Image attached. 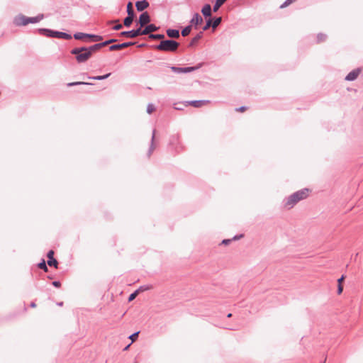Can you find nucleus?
Returning <instances> with one entry per match:
<instances>
[{"instance_id": "1", "label": "nucleus", "mask_w": 363, "mask_h": 363, "mask_svg": "<svg viewBox=\"0 0 363 363\" xmlns=\"http://www.w3.org/2000/svg\"><path fill=\"white\" fill-rule=\"evenodd\" d=\"M308 189L304 188L298 190L283 201L284 206L288 209L293 208L299 201L306 199L308 196Z\"/></svg>"}, {"instance_id": "2", "label": "nucleus", "mask_w": 363, "mask_h": 363, "mask_svg": "<svg viewBox=\"0 0 363 363\" xmlns=\"http://www.w3.org/2000/svg\"><path fill=\"white\" fill-rule=\"evenodd\" d=\"M43 14H38L34 17H28L23 14H18L13 18V23L16 26H24L28 23H37L43 19Z\"/></svg>"}, {"instance_id": "3", "label": "nucleus", "mask_w": 363, "mask_h": 363, "mask_svg": "<svg viewBox=\"0 0 363 363\" xmlns=\"http://www.w3.org/2000/svg\"><path fill=\"white\" fill-rule=\"evenodd\" d=\"M179 43L172 39H164L159 44L155 45L153 48L155 50L163 52H176L179 46Z\"/></svg>"}, {"instance_id": "4", "label": "nucleus", "mask_w": 363, "mask_h": 363, "mask_svg": "<svg viewBox=\"0 0 363 363\" xmlns=\"http://www.w3.org/2000/svg\"><path fill=\"white\" fill-rule=\"evenodd\" d=\"M70 53L75 56L78 63H84L91 57L86 46L74 48L71 50Z\"/></svg>"}, {"instance_id": "5", "label": "nucleus", "mask_w": 363, "mask_h": 363, "mask_svg": "<svg viewBox=\"0 0 363 363\" xmlns=\"http://www.w3.org/2000/svg\"><path fill=\"white\" fill-rule=\"evenodd\" d=\"M203 63L200 62L197 64L196 66L193 67H179L176 66H168L171 69V70L177 74H181V73H189L196 70H198L201 67H203Z\"/></svg>"}, {"instance_id": "6", "label": "nucleus", "mask_w": 363, "mask_h": 363, "mask_svg": "<svg viewBox=\"0 0 363 363\" xmlns=\"http://www.w3.org/2000/svg\"><path fill=\"white\" fill-rule=\"evenodd\" d=\"M74 38L76 40H82L84 38H89L91 42H99L103 40V36L96 34L92 33H85L77 32L75 33L73 35Z\"/></svg>"}, {"instance_id": "7", "label": "nucleus", "mask_w": 363, "mask_h": 363, "mask_svg": "<svg viewBox=\"0 0 363 363\" xmlns=\"http://www.w3.org/2000/svg\"><path fill=\"white\" fill-rule=\"evenodd\" d=\"M151 21L150 16L147 11L143 12L138 20L137 21V25H140V27H144L145 25L149 23Z\"/></svg>"}, {"instance_id": "8", "label": "nucleus", "mask_w": 363, "mask_h": 363, "mask_svg": "<svg viewBox=\"0 0 363 363\" xmlns=\"http://www.w3.org/2000/svg\"><path fill=\"white\" fill-rule=\"evenodd\" d=\"M210 103L209 100H192V101H186L184 102L185 106H192L195 108L201 107L203 105L208 104Z\"/></svg>"}, {"instance_id": "9", "label": "nucleus", "mask_w": 363, "mask_h": 363, "mask_svg": "<svg viewBox=\"0 0 363 363\" xmlns=\"http://www.w3.org/2000/svg\"><path fill=\"white\" fill-rule=\"evenodd\" d=\"M135 43H136L135 42L130 41V42H125L123 43L113 44L109 47L108 50L110 51L118 50H120L122 48H127L129 46L134 45Z\"/></svg>"}, {"instance_id": "10", "label": "nucleus", "mask_w": 363, "mask_h": 363, "mask_svg": "<svg viewBox=\"0 0 363 363\" xmlns=\"http://www.w3.org/2000/svg\"><path fill=\"white\" fill-rule=\"evenodd\" d=\"M362 71V69L358 67L353 70H352L350 72H349L347 76L345 77V80L352 82L354 81L359 76Z\"/></svg>"}, {"instance_id": "11", "label": "nucleus", "mask_w": 363, "mask_h": 363, "mask_svg": "<svg viewBox=\"0 0 363 363\" xmlns=\"http://www.w3.org/2000/svg\"><path fill=\"white\" fill-rule=\"evenodd\" d=\"M52 38H59V39H65V40H70L72 39V35L67 33L61 32L58 30H54L52 31Z\"/></svg>"}, {"instance_id": "12", "label": "nucleus", "mask_w": 363, "mask_h": 363, "mask_svg": "<svg viewBox=\"0 0 363 363\" xmlns=\"http://www.w3.org/2000/svg\"><path fill=\"white\" fill-rule=\"evenodd\" d=\"M202 23L203 18L198 13H195L190 21V25H191V26H194L196 29L197 28V26L201 24Z\"/></svg>"}, {"instance_id": "13", "label": "nucleus", "mask_w": 363, "mask_h": 363, "mask_svg": "<svg viewBox=\"0 0 363 363\" xmlns=\"http://www.w3.org/2000/svg\"><path fill=\"white\" fill-rule=\"evenodd\" d=\"M121 37H126L129 38H135L138 36V28L130 30L122 31L119 33Z\"/></svg>"}, {"instance_id": "14", "label": "nucleus", "mask_w": 363, "mask_h": 363, "mask_svg": "<svg viewBox=\"0 0 363 363\" xmlns=\"http://www.w3.org/2000/svg\"><path fill=\"white\" fill-rule=\"evenodd\" d=\"M150 6L149 2L147 0H140L135 2V7L138 11L142 12Z\"/></svg>"}, {"instance_id": "15", "label": "nucleus", "mask_w": 363, "mask_h": 363, "mask_svg": "<svg viewBox=\"0 0 363 363\" xmlns=\"http://www.w3.org/2000/svg\"><path fill=\"white\" fill-rule=\"evenodd\" d=\"M167 35L170 38H179L180 36L179 30L174 28H168L166 30Z\"/></svg>"}, {"instance_id": "16", "label": "nucleus", "mask_w": 363, "mask_h": 363, "mask_svg": "<svg viewBox=\"0 0 363 363\" xmlns=\"http://www.w3.org/2000/svg\"><path fill=\"white\" fill-rule=\"evenodd\" d=\"M155 133H156V130L155 129H153L152 130V138H151V141H150V147H149V149H148V151H147V157H150V155H152V153L153 152L155 148Z\"/></svg>"}, {"instance_id": "17", "label": "nucleus", "mask_w": 363, "mask_h": 363, "mask_svg": "<svg viewBox=\"0 0 363 363\" xmlns=\"http://www.w3.org/2000/svg\"><path fill=\"white\" fill-rule=\"evenodd\" d=\"M203 16L206 18L211 16V6L209 4H206L201 9Z\"/></svg>"}, {"instance_id": "18", "label": "nucleus", "mask_w": 363, "mask_h": 363, "mask_svg": "<svg viewBox=\"0 0 363 363\" xmlns=\"http://www.w3.org/2000/svg\"><path fill=\"white\" fill-rule=\"evenodd\" d=\"M53 30L49 28H38L36 30L38 34L46 37L52 38Z\"/></svg>"}, {"instance_id": "19", "label": "nucleus", "mask_w": 363, "mask_h": 363, "mask_svg": "<svg viewBox=\"0 0 363 363\" xmlns=\"http://www.w3.org/2000/svg\"><path fill=\"white\" fill-rule=\"evenodd\" d=\"M102 48H104V45L102 44V42H101V43H98L94 44L91 46L86 47V49L88 51H89V52L91 53V55L92 56V54L94 52H96Z\"/></svg>"}, {"instance_id": "20", "label": "nucleus", "mask_w": 363, "mask_h": 363, "mask_svg": "<svg viewBox=\"0 0 363 363\" xmlns=\"http://www.w3.org/2000/svg\"><path fill=\"white\" fill-rule=\"evenodd\" d=\"M203 37V31H200L194 37L189 44V47H194L198 41Z\"/></svg>"}, {"instance_id": "21", "label": "nucleus", "mask_w": 363, "mask_h": 363, "mask_svg": "<svg viewBox=\"0 0 363 363\" xmlns=\"http://www.w3.org/2000/svg\"><path fill=\"white\" fill-rule=\"evenodd\" d=\"M127 14L128 16L135 17V13L133 7V4L130 1H129L127 4Z\"/></svg>"}, {"instance_id": "22", "label": "nucleus", "mask_w": 363, "mask_h": 363, "mask_svg": "<svg viewBox=\"0 0 363 363\" xmlns=\"http://www.w3.org/2000/svg\"><path fill=\"white\" fill-rule=\"evenodd\" d=\"M134 18H135V17L127 16L123 20V26H125L126 28L130 27Z\"/></svg>"}, {"instance_id": "23", "label": "nucleus", "mask_w": 363, "mask_h": 363, "mask_svg": "<svg viewBox=\"0 0 363 363\" xmlns=\"http://www.w3.org/2000/svg\"><path fill=\"white\" fill-rule=\"evenodd\" d=\"M226 1L227 0H216V2L213 6V12H216Z\"/></svg>"}, {"instance_id": "24", "label": "nucleus", "mask_w": 363, "mask_h": 363, "mask_svg": "<svg viewBox=\"0 0 363 363\" xmlns=\"http://www.w3.org/2000/svg\"><path fill=\"white\" fill-rule=\"evenodd\" d=\"M148 38L152 40H163L164 39L165 36L164 34H160V33H158V34L150 33V34H149Z\"/></svg>"}, {"instance_id": "25", "label": "nucleus", "mask_w": 363, "mask_h": 363, "mask_svg": "<svg viewBox=\"0 0 363 363\" xmlns=\"http://www.w3.org/2000/svg\"><path fill=\"white\" fill-rule=\"evenodd\" d=\"M138 36L139 35H148L150 34L149 30L147 29V26L145 25V28H143V27L138 28Z\"/></svg>"}, {"instance_id": "26", "label": "nucleus", "mask_w": 363, "mask_h": 363, "mask_svg": "<svg viewBox=\"0 0 363 363\" xmlns=\"http://www.w3.org/2000/svg\"><path fill=\"white\" fill-rule=\"evenodd\" d=\"M111 75V73H107L104 75H98V76H94V77H88L89 79H94V80H104L107 79Z\"/></svg>"}, {"instance_id": "27", "label": "nucleus", "mask_w": 363, "mask_h": 363, "mask_svg": "<svg viewBox=\"0 0 363 363\" xmlns=\"http://www.w3.org/2000/svg\"><path fill=\"white\" fill-rule=\"evenodd\" d=\"M221 21H222L221 17H215V18H212V21H211L212 28H216V27H218L220 24Z\"/></svg>"}, {"instance_id": "28", "label": "nucleus", "mask_w": 363, "mask_h": 363, "mask_svg": "<svg viewBox=\"0 0 363 363\" xmlns=\"http://www.w3.org/2000/svg\"><path fill=\"white\" fill-rule=\"evenodd\" d=\"M191 28H192L191 25H188V26H185L182 30V32H181L182 35L184 37L187 36L191 33Z\"/></svg>"}, {"instance_id": "29", "label": "nucleus", "mask_w": 363, "mask_h": 363, "mask_svg": "<svg viewBox=\"0 0 363 363\" xmlns=\"http://www.w3.org/2000/svg\"><path fill=\"white\" fill-rule=\"evenodd\" d=\"M93 85L92 83L89 82H69L67 84V86L68 87L73 86H77V85Z\"/></svg>"}, {"instance_id": "30", "label": "nucleus", "mask_w": 363, "mask_h": 363, "mask_svg": "<svg viewBox=\"0 0 363 363\" xmlns=\"http://www.w3.org/2000/svg\"><path fill=\"white\" fill-rule=\"evenodd\" d=\"M48 264L50 267H55V269H57V267H58V262H57V260L55 258V259H51L50 257V259H48Z\"/></svg>"}, {"instance_id": "31", "label": "nucleus", "mask_w": 363, "mask_h": 363, "mask_svg": "<svg viewBox=\"0 0 363 363\" xmlns=\"http://www.w3.org/2000/svg\"><path fill=\"white\" fill-rule=\"evenodd\" d=\"M38 268L43 269L44 272H48V268L44 259H42L41 262L38 264Z\"/></svg>"}, {"instance_id": "32", "label": "nucleus", "mask_w": 363, "mask_h": 363, "mask_svg": "<svg viewBox=\"0 0 363 363\" xmlns=\"http://www.w3.org/2000/svg\"><path fill=\"white\" fill-rule=\"evenodd\" d=\"M147 26V29L149 30L150 33H152V32L157 31L160 29L159 26H157L155 24L150 23L146 25Z\"/></svg>"}, {"instance_id": "33", "label": "nucleus", "mask_w": 363, "mask_h": 363, "mask_svg": "<svg viewBox=\"0 0 363 363\" xmlns=\"http://www.w3.org/2000/svg\"><path fill=\"white\" fill-rule=\"evenodd\" d=\"M211 21H212V18H209L208 20H206V24L202 28L203 32L208 30L210 28V27H212Z\"/></svg>"}, {"instance_id": "34", "label": "nucleus", "mask_w": 363, "mask_h": 363, "mask_svg": "<svg viewBox=\"0 0 363 363\" xmlns=\"http://www.w3.org/2000/svg\"><path fill=\"white\" fill-rule=\"evenodd\" d=\"M327 38V35L324 33H318L317 35V43H322L325 41Z\"/></svg>"}, {"instance_id": "35", "label": "nucleus", "mask_w": 363, "mask_h": 363, "mask_svg": "<svg viewBox=\"0 0 363 363\" xmlns=\"http://www.w3.org/2000/svg\"><path fill=\"white\" fill-rule=\"evenodd\" d=\"M117 41H118V39H116V38H110L108 40H106L102 42V44L104 45V47H105V46H106L108 45L114 43H116Z\"/></svg>"}, {"instance_id": "36", "label": "nucleus", "mask_w": 363, "mask_h": 363, "mask_svg": "<svg viewBox=\"0 0 363 363\" xmlns=\"http://www.w3.org/2000/svg\"><path fill=\"white\" fill-rule=\"evenodd\" d=\"M139 293V290H135L134 292L130 294L128 296V301H133Z\"/></svg>"}, {"instance_id": "37", "label": "nucleus", "mask_w": 363, "mask_h": 363, "mask_svg": "<svg viewBox=\"0 0 363 363\" xmlns=\"http://www.w3.org/2000/svg\"><path fill=\"white\" fill-rule=\"evenodd\" d=\"M152 288V286L150 285H143L140 286L137 290H139V292L145 291L150 290Z\"/></svg>"}, {"instance_id": "38", "label": "nucleus", "mask_w": 363, "mask_h": 363, "mask_svg": "<svg viewBox=\"0 0 363 363\" xmlns=\"http://www.w3.org/2000/svg\"><path fill=\"white\" fill-rule=\"evenodd\" d=\"M113 22H117V24H116L112 28L114 30H119L121 28H123V25L119 23V20H115Z\"/></svg>"}, {"instance_id": "39", "label": "nucleus", "mask_w": 363, "mask_h": 363, "mask_svg": "<svg viewBox=\"0 0 363 363\" xmlns=\"http://www.w3.org/2000/svg\"><path fill=\"white\" fill-rule=\"evenodd\" d=\"M139 333V331L133 333L129 336V339H130L132 342H135L138 339Z\"/></svg>"}, {"instance_id": "40", "label": "nucleus", "mask_w": 363, "mask_h": 363, "mask_svg": "<svg viewBox=\"0 0 363 363\" xmlns=\"http://www.w3.org/2000/svg\"><path fill=\"white\" fill-rule=\"evenodd\" d=\"M296 0H286L281 6H280V8L281 9H283V8H285L286 6H288L289 5H290L291 4H292L294 1H295Z\"/></svg>"}, {"instance_id": "41", "label": "nucleus", "mask_w": 363, "mask_h": 363, "mask_svg": "<svg viewBox=\"0 0 363 363\" xmlns=\"http://www.w3.org/2000/svg\"><path fill=\"white\" fill-rule=\"evenodd\" d=\"M155 111V106L152 104H149L147 106V112L151 113Z\"/></svg>"}, {"instance_id": "42", "label": "nucleus", "mask_w": 363, "mask_h": 363, "mask_svg": "<svg viewBox=\"0 0 363 363\" xmlns=\"http://www.w3.org/2000/svg\"><path fill=\"white\" fill-rule=\"evenodd\" d=\"M47 257H48V259H50V257L51 259H55L54 257V251L52 250H50L47 253Z\"/></svg>"}, {"instance_id": "43", "label": "nucleus", "mask_w": 363, "mask_h": 363, "mask_svg": "<svg viewBox=\"0 0 363 363\" xmlns=\"http://www.w3.org/2000/svg\"><path fill=\"white\" fill-rule=\"evenodd\" d=\"M52 284L53 286H55L56 288H59L61 286V283L60 281H54L52 282Z\"/></svg>"}, {"instance_id": "44", "label": "nucleus", "mask_w": 363, "mask_h": 363, "mask_svg": "<svg viewBox=\"0 0 363 363\" xmlns=\"http://www.w3.org/2000/svg\"><path fill=\"white\" fill-rule=\"evenodd\" d=\"M342 291H343V286H342V284H338L337 291V294H340L342 292Z\"/></svg>"}, {"instance_id": "45", "label": "nucleus", "mask_w": 363, "mask_h": 363, "mask_svg": "<svg viewBox=\"0 0 363 363\" xmlns=\"http://www.w3.org/2000/svg\"><path fill=\"white\" fill-rule=\"evenodd\" d=\"M247 109V107L245 106H240L239 108H235L236 111L243 112Z\"/></svg>"}, {"instance_id": "46", "label": "nucleus", "mask_w": 363, "mask_h": 363, "mask_svg": "<svg viewBox=\"0 0 363 363\" xmlns=\"http://www.w3.org/2000/svg\"><path fill=\"white\" fill-rule=\"evenodd\" d=\"M177 140H178V137L177 135H174L172 137V138L170 140V143L173 144L174 143L177 142Z\"/></svg>"}, {"instance_id": "47", "label": "nucleus", "mask_w": 363, "mask_h": 363, "mask_svg": "<svg viewBox=\"0 0 363 363\" xmlns=\"http://www.w3.org/2000/svg\"><path fill=\"white\" fill-rule=\"evenodd\" d=\"M231 241H232V240H230V239H224L222 240L221 243L223 245H228L230 242H231Z\"/></svg>"}, {"instance_id": "48", "label": "nucleus", "mask_w": 363, "mask_h": 363, "mask_svg": "<svg viewBox=\"0 0 363 363\" xmlns=\"http://www.w3.org/2000/svg\"><path fill=\"white\" fill-rule=\"evenodd\" d=\"M242 236H243V235H242V234H240V235H235V236L233 238L232 240H237L240 239V238H242Z\"/></svg>"}, {"instance_id": "49", "label": "nucleus", "mask_w": 363, "mask_h": 363, "mask_svg": "<svg viewBox=\"0 0 363 363\" xmlns=\"http://www.w3.org/2000/svg\"><path fill=\"white\" fill-rule=\"evenodd\" d=\"M345 275H342L341 277H340L338 279H337V283L338 284H342V282L344 281L345 279Z\"/></svg>"}, {"instance_id": "50", "label": "nucleus", "mask_w": 363, "mask_h": 363, "mask_svg": "<svg viewBox=\"0 0 363 363\" xmlns=\"http://www.w3.org/2000/svg\"><path fill=\"white\" fill-rule=\"evenodd\" d=\"M146 46V44L145 43H142V44H140L138 45V48H143V47H145Z\"/></svg>"}, {"instance_id": "51", "label": "nucleus", "mask_w": 363, "mask_h": 363, "mask_svg": "<svg viewBox=\"0 0 363 363\" xmlns=\"http://www.w3.org/2000/svg\"><path fill=\"white\" fill-rule=\"evenodd\" d=\"M30 306L32 307V308H35L36 306V305H35V303L34 302H31Z\"/></svg>"}, {"instance_id": "52", "label": "nucleus", "mask_w": 363, "mask_h": 363, "mask_svg": "<svg viewBox=\"0 0 363 363\" xmlns=\"http://www.w3.org/2000/svg\"><path fill=\"white\" fill-rule=\"evenodd\" d=\"M57 304V306H62L63 305V302H59Z\"/></svg>"}, {"instance_id": "53", "label": "nucleus", "mask_w": 363, "mask_h": 363, "mask_svg": "<svg viewBox=\"0 0 363 363\" xmlns=\"http://www.w3.org/2000/svg\"><path fill=\"white\" fill-rule=\"evenodd\" d=\"M231 316H232V313H230L227 315L228 318H230Z\"/></svg>"}, {"instance_id": "54", "label": "nucleus", "mask_w": 363, "mask_h": 363, "mask_svg": "<svg viewBox=\"0 0 363 363\" xmlns=\"http://www.w3.org/2000/svg\"><path fill=\"white\" fill-rule=\"evenodd\" d=\"M129 347V345L126 346L125 348H124V350H128V348Z\"/></svg>"}, {"instance_id": "55", "label": "nucleus", "mask_w": 363, "mask_h": 363, "mask_svg": "<svg viewBox=\"0 0 363 363\" xmlns=\"http://www.w3.org/2000/svg\"><path fill=\"white\" fill-rule=\"evenodd\" d=\"M176 109L180 110V109H182V108H181V106H179V108H176Z\"/></svg>"}, {"instance_id": "56", "label": "nucleus", "mask_w": 363, "mask_h": 363, "mask_svg": "<svg viewBox=\"0 0 363 363\" xmlns=\"http://www.w3.org/2000/svg\"><path fill=\"white\" fill-rule=\"evenodd\" d=\"M176 109L180 110V109H182V108H181V106H179V108H176Z\"/></svg>"}, {"instance_id": "57", "label": "nucleus", "mask_w": 363, "mask_h": 363, "mask_svg": "<svg viewBox=\"0 0 363 363\" xmlns=\"http://www.w3.org/2000/svg\"><path fill=\"white\" fill-rule=\"evenodd\" d=\"M326 361V357L325 358L324 361L322 363H325Z\"/></svg>"}]
</instances>
